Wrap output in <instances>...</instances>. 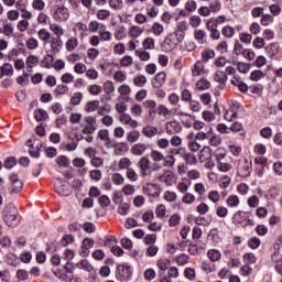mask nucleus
Returning a JSON list of instances; mask_svg holds the SVG:
<instances>
[{
	"instance_id": "bf43d9fd",
	"label": "nucleus",
	"mask_w": 282,
	"mask_h": 282,
	"mask_svg": "<svg viewBox=\"0 0 282 282\" xmlns=\"http://www.w3.org/2000/svg\"><path fill=\"white\" fill-rule=\"evenodd\" d=\"M267 64H268V59L265 58V56H262V55H259L253 62V65L258 68L265 67Z\"/></svg>"
},
{
	"instance_id": "052dcab7",
	"label": "nucleus",
	"mask_w": 282,
	"mask_h": 282,
	"mask_svg": "<svg viewBox=\"0 0 282 282\" xmlns=\"http://www.w3.org/2000/svg\"><path fill=\"white\" fill-rule=\"evenodd\" d=\"M115 109L118 113H120V116H122V113H127L126 111L129 108L127 107V104H124V101H118L115 106Z\"/></svg>"
},
{
	"instance_id": "de8ad7c7",
	"label": "nucleus",
	"mask_w": 282,
	"mask_h": 282,
	"mask_svg": "<svg viewBox=\"0 0 282 282\" xmlns=\"http://www.w3.org/2000/svg\"><path fill=\"white\" fill-rule=\"evenodd\" d=\"M104 91L105 94L109 95V94H113L116 91V86H113V82L111 80H106L104 83Z\"/></svg>"
},
{
	"instance_id": "6ab92c4d",
	"label": "nucleus",
	"mask_w": 282,
	"mask_h": 282,
	"mask_svg": "<svg viewBox=\"0 0 282 282\" xmlns=\"http://www.w3.org/2000/svg\"><path fill=\"white\" fill-rule=\"evenodd\" d=\"M112 149H115L116 155H122L127 153V151H129V144H127L126 142H121V143L113 142Z\"/></svg>"
},
{
	"instance_id": "a878e982",
	"label": "nucleus",
	"mask_w": 282,
	"mask_h": 282,
	"mask_svg": "<svg viewBox=\"0 0 282 282\" xmlns=\"http://www.w3.org/2000/svg\"><path fill=\"white\" fill-rule=\"evenodd\" d=\"M204 63L202 61H197L192 69V75L202 76V74H204Z\"/></svg>"
},
{
	"instance_id": "c9c22d12",
	"label": "nucleus",
	"mask_w": 282,
	"mask_h": 282,
	"mask_svg": "<svg viewBox=\"0 0 282 282\" xmlns=\"http://www.w3.org/2000/svg\"><path fill=\"white\" fill-rule=\"evenodd\" d=\"M121 191L123 195H126V197H131L132 195H135V186L131 184H126Z\"/></svg>"
},
{
	"instance_id": "49530a36",
	"label": "nucleus",
	"mask_w": 282,
	"mask_h": 282,
	"mask_svg": "<svg viewBox=\"0 0 282 282\" xmlns=\"http://www.w3.org/2000/svg\"><path fill=\"white\" fill-rule=\"evenodd\" d=\"M29 29H30V21L28 20H20L17 24V30H19V32H28Z\"/></svg>"
},
{
	"instance_id": "4468645a",
	"label": "nucleus",
	"mask_w": 282,
	"mask_h": 282,
	"mask_svg": "<svg viewBox=\"0 0 282 282\" xmlns=\"http://www.w3.org/2000/svg\"><path fill=\"white\" fill-rule=\"evenodd\" d=\"M186 30H188L186 22H180L177 24V30L174 34V36H176V43H182V41H184V32H186Z\"/></svg>"
},
{
	"instance_id": "603ef678",
	"label": "nucleus",
	"mask_w": 282,
	"mask_h": 282,
	"mask_svg": "<svg viewBox=\"0 0 282 282\" xmlns=\"http://www.w3.org/2000/svg\"><path fill=\"white\" fill-rule=\"evenodd\" d=\"M135 56H138V58H140V61H150L151 59V54L147 51H140V50H137L134 52Z\"/></svg>"
},
{
	"instance_id": "b1692460",
	"label": "nucleus",
	"mask_w": 282,
	"mask_h": 282,
	"mask_svg": "<svg viewBox=\"0 0 282 282\" xmlns=\"http://www.w3.org/2000/svg\"><path fill=\"white\" fill-rule=\"evenodd\" d=\"M214 80L215 83L225 85V83L228 80V75L224 70H216V73L214 74Z\"/></svg>"
},
{
	"instance_id": "8fccbe9b",
	"label": "nucleus",
	"mask_w": 282,
	"mask_h": 282,
	"mask_svg": "<svg viewBox=\"0 0 282 282\" xmlns=\"http://www.w3.org/2000/svg\"><path fill=\"white\" fill-rule=\"evenodd\" d=\"M82 100H83V93L80 91L74 93L73 96L70 97V105H74V106L80 105Z\"/></svg>"
},
{
	"instance_id": "a211bd4d",
	"label": "nucleus",
	"mask_w": 282,
	"mask_h": 282,
	"mask_svg": "<svg viewBox=\"0 0 282 282\" xmlns=\"http://www.w3.org/2000/svg\"><path fill=\"white\" fill-rule=\"evenodd\" d=\"M56 192L62 197H69V195H72V188H69V185L67 183L63 182L56 186Z\"/></svg>"
},
{
	"instance_id": "4d7b16f0",
	"label": "nucleus",
	"mask_w": 282,
	"mask_h": 282,
	"mask_svg": "<svg viewBox=\"0 0 282 282\" xmlns=\"http://www.w3.org/2000/svg\"><path fill=\"white\" fill-rule=\"evenodd\" d=\"M113 80H116L117 83H124V80H127V73L122 70H117L113 74Z\"/></svg>"
},
{
	"instance_id": "1a4fd4ad",
	"label": "nucleus",
	"mask_w": 282,
	"mask_h": 282,
	"mask_svg": "<svg viewBox=\"0 0 282 282\" xmlns=\"http://www.w3.org/2000/svg\"><path fill=\"white\" fill-rule=\"evenodd\" d=\"M210 133H206L205 131H200L198 133L195 134V132H189L187 134V144H191L192 142H197V140L199 141H204L206 140V138H209Z\"/></svg>"
},
{
	"instance_id": "a19ab883",
	"label": "nucleus",
	"mask_w": 282,
	"mask_h": 282,
	"mask_svg": "<svg viewBox=\"0 0 282 282\" xmlns=\"http://www.w3.org/2000/svg\"><path fill=\"white\" fill-rule=\"evenodd\" d=\"M237 69L240 74H248L250 72V64L243 63V62H238L236 63Z\"/></svg>"
},
{
	"instance_id": "c756f323",
	"label": "nucleus",
	"mask_w": 282,
	"mask_h": 282,
	"mask_svg": "<svg viewBox=\"0 0 282 282\" xmlns=\"http://www.w3.org/2000/svg\"><path fill=\"white\" fill-rule=\"evenodd\" d=\"M34 118L37 122H43V120H47L48 115L44 109L39 108L34 111Z\"/></svg>"
},
{
	"instance_id": "680f3d73",
	"label": "nucleus",
	"mask_w": 282,
	"mask_h": 282,
	"mask_svg": "<svg viewBox=\"0 0 282 282\" xmlns=\"http://www.w3.org/2000/svg\"><path fill=\"white\" fill-rule=\"evenodd\" d=\"M191 28H199L202 25V18L199 15H192L189 18Z\"/></svg>"
},
{
	"instance_id": "412c9836",
	"label": "nucleus",
	"mask_w": 282,
	"mask_h": 282,
	"mask_svg": "<svg viewBox=\"0 0 282 282\" xmlns=\"http://www.w3.org/2000/svg\"><path fill=\"white\" fill-rule=\"evenodd\" d=\"M119 274L123 281L131 279V267L129 265H119Z\"/></svg>"
},
{
	"instance_id": "5fc2aeb1",
	"label": "nucleus",
	"mask_w": 282,
	"mask_h": 282,
	"mask_svg": "<svg viewBox=\"0 0 282 282\" xmlns=\"http://www.w3.org/2000/svg\"><path fill=\"white\" fill-rule=\"evenodd\" d=\"M223 36L226 39H232L235 36V28L227 25L223 28Z\"/></svg>"
},
{
	"instance_id": "774afa93",
	"label": "nucleus",
	"mask_w": 282,
	"mask_h": 282,
	"mask_svg": "<svg viewBox=\"0 0 282 282\" xmlns=\"http://www.w3.org/2000/svg\"><path fill=\"white\" fill-rule=\"evenodd\" d=\"M56 164H58V166H64V169H67V166H69V159L67 156H58L56 159Z\"/></svg>"
},
{
	"instance_id": "09e8293b",
	"label": "nucleus",
	"mask_w": 282,
	"mask_h": 282,
	"mask_svg": "<svg viewBox=\"0 0 282 282\" xmlns=\"http://www.w3.org/2000/svg\"><path fill=\"white\" fill-rule=\"evenodd\" d=\"M111 17V11L106 10V9H100L99 11H97V19H99V21H106V19H109Z\"/></svg>"
},
{
	"instance_id": "37998d69",
	"label": "nucleus",
	"mask_w": 282,
	"mask_h": 282,
	"mask_svg": "<svg viewBox=\"0 0 282 282\" xmlns=\"http://www.w3.org/2000/svg\"><path fill=\"white\" fill-rule=\"evenodd\" d=\"M207 197L213 204H219V200L221 199V195H219V192L217 191H210Z\"/></svg>"
},
{
	"instance_id": "72a5a7b5",
	"label": "nucleus",
	"mask_w": 282,
	"mask_h": 282,
	"mask_svg": "<svg viewBox=\"0 0 282 282\" xmlns=\"http://www.w3.org/2000/svg\"><path fill=\"white\" fill-rule=\"evenodd\" d=\"M131 160H129V158H122L119 160V169L120 171H129V169H131Z\"/></svg>"
},
{
	"instance_id": "13d9d810",
	"label": "nucleus",
	"mask_w": 282,
	"mask_h": 282,
	"mask_svg": "<svg viewBox=\"0 0 282 282\" xmlns=\"http://www.w3.org/2000/svg\"><path fill=\"white\" fill-rule=\"evenodd\" d=\"M142 46L144 50H155V41L152 37H147L143 41Z\"/></svg>"
},
{
	"instance_id": "0e129e2a",
	"label": "nucleus",
	"mask_w": 282,
	"mask_h": 282,
	"mask_svg": "<svg viewBox=\"0 0 282 282\" xmlns=\"http://www.w3.org/2000/svg\"><path fill=\"white\" fill-rule=\"evenodd\" d=\"M28 50H36L39 47V40L36 37H29L26 41Z\"/></svg>"
},
{
	"instance_id": "ddd939ff",
	"label": "nucleus",
	"mask_w": 282,
	"mask_h": 282,
	"mask_svg": "<svg viewBox=\"0 0 282 282\" xmlns=\"http://www.w3.org/2000/svg\"><path fill=\"white\" fill-rule=\"evenodd\" d=\"M148 150H149V145L147 143H135L131 148V153L132 155L140 156V155H144V153H147Z\"/></svg>"
},
{
	"instance_id": "69168bd1",
	"label": "nucleus",
	"mask_w": 282,
	"mask_h": 282,
	"mask_svg": "<svg viewBox=\"0 0 282 282\" xmlns=\"http://www.w3.org/2000/svg\"><path fill=\"white\" fill-rule=\"evenodd\" d=\"M118 93L120 96H129V94H131V87L127 84H123L118 87Z\"/></svg>"
},
{
	"instance_id": "6e6552de",
	"label": "nucleus",
	"mask_w": 282,
	"mask_h": 282,
	"mask_svg": "<svg viewBox=\"0 0 282 282\" xmlns=\"http://www.w3.org/2000/svg\"><path fill=\"white\" fill-rule=\"evenodd\" d=\"M205 133H209L206 140H209L210 147H219L221 144V137L213 133V128L210 126L205 128Z\"/></svg>"
},
{
	"instance_id": "f03ea898",
	"label": "nucleus",
	"mask_w": 282,
	"mask_h": 282,
	"mask_svg": "<svg viewBox=\"0 0 282 282\" xmlns=\"http://www.w3.org/2000/svg\"><path fill=\"white\" fill-rule=\"evenodd\" d=\"M17 215H19V210L13 204H8L2 210V219L9 228H14L17 223Z\"/></svg>"
},
{
	"instance_id": "3c124183",
	"label": "nucleus",
	"mask_w": 282,
	"mask_h": 282,
	"mask_svg": "<svg viewBox=\"0 0 282 282\" xmlns=\"http://www.w3.org/2000/svg\"><path fill=\"white\" fill-rule=\"evenodd\" d=\"M52 20L50 19V15L45 14V13H39L37 15V23H40L41 25H47Z\"/></svg>"
},
{
	"instance_id": "e2e57ef3",
	"label": "nucleus",
	"mask_w": 282,
	"mask_h": 282,
	"mask_svg": "<svg viewBox=\"0 0 282 282\" xmlns=\"http://www.w3.org/2000/svg\"><path fill=\"white\" fill-rule=\"evenodd\" d=\"M33 10H39L40 12L45 10V1L43 0H33L32 1Z\"/></svg>"
},
{
	"instance_id": "ea45409f",
	"label": "nucleus",
	"mask_w": 282,
	"mask_h": 282,
	"mask_svg": "<svg viewBox=\"0 0 282 282\" xmlns=\"http://www.w3.org/2000/svg\"><path fill=\"white\" fill-rule=\"evenodd\" d=\"M111 180L115 186H122V184H124V176H122V174L120 173L112 174Z\"/></svg>"
},
{
	"instance_id": "c85d7f7f",
	"label": "nucleus",
	"mask_w": 282,
	"mask_h": 282,
	"mask_svg": "<svg viewBox=\"0 0 282 282\" xmlns=\"http://www.w3.org/2000/svg\"><path fill=\"white\" fill-rule=\"evenodd\" d=\"M226 204L227 206H229V208H237V206H239L240 204L239 196L237 195L228 196L226 199Z\"/></svg>"
},
{
	"instance_id": "4c0bfd02",
	"label": "nucleus",
	"mask_w": 282,
	"mask_h": 282,
	"mask_svg": "<svg viewBox=\"0 0 282 282\" xmlns=\"http://www.w3.org/2000/svg\"><path fill=\"white\" fill-rule=\"evenodd\" d=\"M126 175L130 182H138L140 180V175L132 167L127 170Z\"/></svg>"
},
{
	"instance_id": "9d476101",
	"label": "nucleus",
	"mask_w": 282,
	"mask_h": 282,
	"mask_svg": "<svg viewBox=\"0 0 282 282\" xmlns=\"http://www.w3.org/2000/svg\"><path fill=\"white\" fill-rule=\"evenodd\" d=\"M119 120L121 124H127L128 127H131V129H138V121L127 112L120 115Z\"/></svg>"
},
{
	"instance_id": "f3484780",
	"label": "nucleus",
	"mask_w": 282,
	"mask_h": 282,
	"mask_svg": "<svg viewBox=\"0 0 282 282\" xmlns=\"http://www.w3.org/2000/svg\"><path fill=\"white\" fill-rule=\"evenodd\" d=\"M37 36L40 41L44 43V45H47V43H52V34L50 33V31H47V29H40L37 31Z\"/></svg>"
},
{
	"instance_id": "393cba45",
	"label": "nucleus",
	"mask_w": 282,
	"mask_h": 282,
	"mask_svg": "<svg viewBox=\"0 0 282 282\" xmlns=\"http://www.w3.org/2000/svg\"><path fill=\"white\" fill-rule=\"evenodd\" d=\"M142 133L145 138H155V135L158 134V128L153 126H145L142 129Z\"/></svg>"
},
{
	"instance_id": "9b49d317",
	"label": "nucleus",
	"mask_w": 282,
	"mask_h": 282,
	"mask_svg": "<svg viewBox=\"0 0 282 282\" xmlns=\"http://www.w3.org/2000/svg\"><path fill=\"white\" fill-rule=\"evenodd\" d=\"M166 83V74L164 72H161L155 75V77L152 80V87L154 89H161V87H164Z\"/></svg>"
},
{
	"instance_id": "f8f14e48",
	"label": "nucleus",
	"mask_w": 282,
	"mask_h": 282,
	"mask_svg": "<svg viewBox=\"0 0 282 282\" xmlns=\"http://www.w3.org/2000/svg\"><path fill=\"white\" fill-rule=\"evenodd\" d=\"M94 248V239L91 238H85L82 243V251L80 256L82 257H89V250Z\"/></svg>"
},
{
	"instance_id": "4be33fe9",
	"label": "nucleus",
	"mask_w": 282,
	"mask_h": 282,
	"mask_svg": "<svg viewBox=\"0 0 282 282\" xmlns=\"http://www.w3.org/2000/svg\"><path fill=\"white\" fill-rule=\"evenodd\" d=\"M76 268L79 270H85L86 272H94V265L87 259H83L82 261L76 263Z\"/></svg>"
},
{
	"instance_id": "cd10ccee",
	"label": "nucleus",
	"mask_w": 282,
	"mask_h": 282,
	"mask_svg": "<svg viewBox=\"0 0 282 282\" xmlns=\"http://www.w3.org/2000/svg\"><path fill=\"white\" fill-rule=\"evenodd\" d=\"M207 257L213 263H215V261H219V259H221V251L217 249H210L207 252Z\"/></svg>"
},
{
	"instance_id": "5701e85b",
	"label": "nucleus",
	"mask_w": 282,
	"mask_h": 282,
	"mask_svg": "<svg viewBox=\"0 0 282 282\" xmlns=\"http://www.w3.org/2000/svg\"><path fill=\"white\" fill-rule=\"evenodd\" d=\"M144 30L138 25H132L128 32L131 39H140V36H142Z\"/></svg>"
},
{
	"instance_id": "423d86ee",
	"label": "nucleus",
	"mask_w": 282,
	"mask_h": 282,
	"mask_svg": "<svg viewBox=\"0 0 282 282\" xmlns=\"http://www.w3.org/2000/svg\"><path fill=\"white\" fill-rule=\"evenodd\" d=\"M10 180H11V193H14L17 195L21 191H23V181L19 180V175L11 174Z\"/></svg>"
},
{
	"instance_id": "0eeeda50",
	"label": "nucleus",
	"mask_w": 282,
	"mask_h": 282,
	"mask_svg": "<svg viewBox=\"0 0 282 282\" xmlns=\"http://www.w3.org/2000/svg\"><path fill=\"white\" fill-rule=\"evenodd\" d=\"M97 137L99 138V140L105 142L106 149H113V141L111 140V138H109V130L107 129L99 130L97 133Z\"/></svg>"
},
{
	"instance_id": "a18cd8bd",
	"label": "nucleus",
	"mask_w": 282,
	"mask_h": 282,
	"mask_svg": "<svg viewBox=\"0 0 282 282\" xmlns=\"http://www.w3.org/2000/svg\"><path fill=\"white\" fill-rule=\"evenodd\" d=\"M215 56V51H213L212 48H205L202 52V58L203 61H205V63H208V61H210V58H213Z\"/></svg>"
},
{
	"instance_id": "6e6d98bb",
	"label": "nucleus",
	"mask_w": 282,
	"mask_h": 282,
	"mask_svg": "<svg viewBox=\"0 0 282 282\" xmlns=\"http://www.w3.org/2000/svg\"><path fill=\"white\" fill-rule=\"evenodd\" d=\"M156 265L159 269L162 270V272H166V270H169V267L171 265V262H169L167 259H159Z\"/></svg>"
},
{
	"instance_id": "2eb2a0df",
	"label": "nucleus",
	"mask_w": 282,
	"mask_h": 282,
	"mask_svg": "<svg viewBox=\"0 0 282 282\" xmlns=\"http://www.w3.org/2000/svg\"><path fill=\"white\" fill-rule=\"evenodd\" d=\"M159 180L163 184H166V186H173L175 182V174H173L172 171H166L159 177Z\"/></svg>"
},
{
	"instance_id": "c03bdc74",
	"label": "nucleus",
	"mask_w": 282,
	"mask_h": 282,
	"mask_svg": "<svg viewBox=\"0 0 282 282\" xmlns=\"http://www.w3.org/2000/svg\"><path fill=\"white\" fill-rule=\"evenodd\" d=\"M1 33L4 34V36H12V34H14V26H12V23H6L1 29Z\"/></svg>"
},
{
	"instance_id": "bb28decb",
	"label": "nucleus",
	"mask_w": 282,
	"mask_h": 282,
	"mask_svg": "<svg viewBox=\"0 0 282 282\" xmlns=\"http://www.w3.org/2000/svg\"><path fill=\"white\" fill-rule=\"evenodd\" d=\"M78 47V39L77 37H70L65 43V48L67 52H74Z\"/></svg>"
},
{
	"instance_id": "338daca9",
	"label": "nucleus",
	"mask_w": 282,
	"mask_h": 282,
	"mask_svg": "<svg viewBox=\"0 0 282 282\" xmlns=\"http://www.w3.org/2000/svg\"><path fill=\"white\" fill-rule=\"evenodd\" d=\"M20 15L19 10H9L7 12V18L9 21H19Z\"/></svg>"
},
{
	"instance_id": "79ce46f5",
	"label": "nucleus",
	"mask_w": 282,
	"mask_h": 282,
	"mask_svg": "<svg viewBox=\"0 0 282 282\" xmlns=\"http://www.w3.org/2000/svg\"><path fill=\"white\" fill-rule=\"evenodd\" d=\"M26 67L29 69H32L33 67H36V65H39V57H36L35 55H30L26 58Z\"/></svg>"
},
{
	"instance_id": "f257e3e1",
	"label": "nucleus",
	"mask_w": 282,
	"mask_h": 282,
	"mask_svg": "<svg viewBox=\"0 0 282 282\" xmlns=\"http://www.w3.org/2000/svg\"><path fill=\"white\" fill-rule=\"evenodd\" d=\"M50 30L52 31L54 36H56V39H53L51 42V52L52 54H58L64 45L63 39L61 37L65 36V29L58 23L53 22L50 23Z\"/></svg>"
},
{
	"instance_id": "f704fd0d",
	"label": "nucleus",
	"mask_w": 282,
	"mask_h": 282,
	"mask_svg": "<svg viewBox=\"0 0 282 282\" xmlns=\"http://www.w3.org/2000/svg\"><path fill=\"white\" fill-rule=\"evenodd\" d=\"M150 158L153 162H164V154L158 150H152Z\"/></svg>"
},
{
	"instance_id": "7ed1b4c3",
	"label": "nucleus",
	"mask_w": 282,
	"mask_h": 282,
	"mask_svg": "<svg viewBox=\"0 0 282 282\" xmlns=\"http://www.w3.org/2000/svg\"><path fill=\"white\" fill-rule=\"evenodd\" d=\"M53 19L57 23H64L69 19V9H67L65 6H57L53 13Z\"/></svg>"
},
{
	"instance_id": "7c9ffc66",
	"label": "nucleus",
	"mask_w": 282,
	"mask_h": 282,
	"mask_svg": "<svg viewBox=\"0 0 282 282\" xmlns=\"http://www.w3.org/2000/svg\"><path fill=\"white\" fill-rule=\"evenodd\" d=\"M140 140V131L132 130L127 133V141L133 144L134 142H138Z\"/></svg>"
},
{
	"instance_id": "aec40b11",
	"label": "nucleus",
	"mask_w": 282,
	"mask_h": 282,
	"mask_svg": "<svg viewBox=\"0 0 282 282\" xmlns=\"http://www.w3.org/2000/svg\"><path fill=\"white\" fill-rule=\"evenodd\" d=\"M194 39L200 45H204L206 43V31H204L202 29H195L194 30Z\"/></svg>"
},
{
	"instance_id": "58836bf2",
	"label": "nucleus",
	"mask_w": 282,
	"mask_h": 282,
	"mask_svg": "<svg viewBox=\"0 0 282 282\" xmlns=\"http://www.w3.org/2000/svg\"><path fill=\"white\" fill-rule=\"evenodd\" d=\"M196 89L198 91H205V89H210V82L207 79H200L196 83Z\"/></svg>"
},
{
	"instance_id": "20e7f679",
	"label": "nucleus",
	"mask_w": 282,
	"mask_h": 282,
	"mask_svg": "<svg viewBox=\"0 0 282 282\" xmlns=\"http://www.w3.org/2000/svg\"><path fill=\"white\" fill-rule=\"evenodd\" d=\"M138 166L141 177H149L151 175V160L148 156H142L138 162Z\"/></svg>"
},
{
	"instance_id": "2f4dec72",
	"label": "nucleus",
	"mask_w": 282,
	"mask_h": 282,
	"mask_svg": "<svg viewBox=\"0 0 282 282\" xmlns=\"http://www.w3.org/2000/svg\"><path fill=\"white\" fill-rule=\"evenodd\" d=\"M174 116H182L185 118H192L191 113H188V108L178 106L174 108Z\"/></svg>"
},
{
	"instance_id": "473e14b6",
	"label": "nucleus",
	"mask_w": 282,
	"mask_h": 282,
	"mask_svg": "<svg viewBox=\"0 0 282 282\" xmlns=\"http://www.w3.org/2000/svg\"><path fill=\"white\" fill-rule=\"evenodd\" d=\"M99 105H100V101L98 100L88 101L85 106V111L87 113H94V111L98 109Z\"/></svg>"
},
{
	"instance_id": "dca6fc26",
	"label": "nucleus",
	"mask_w": 282,
	"mask_h": 282,
	"mask_svg": "<svg viewBox=\"0 0 282 282\" xmlns=\"http://www.w3.org/2000/svg\"><path fill=\"white\" fill-rule=\"evenodd\" d=\"M250 173H252V163L246 161L238 167V175H240V177H250Z\"/></svg>"
},
{
	"instance_id": "e433bc0d",
	"label": "nucleus",
	"mask_w": 282,
	"mask_h": 282,
	"mask_svg": "<svg viewBox=\"0 0 282 282\" xmlns=\"http://www.w3.org/2000/svg\"><path fill=\"white\" fill-rule=\"evenodd\" d=\"M261 78H265V74H263L261 70H252L250 74V80L253 83H259Z\"/></svg>"
},
{
	"instance_id": "864d4df0",
	"label": "nucleus",
	"mask_w": 282,
	"mask_h": 282,
	"mask_svg": "<svg viewBox=\"0 0 282 282\" xmlns=\"http://www.w3.org/2000/svg\"><path fill=\"white\" fill-rule=\"evenodd\" d=\"M152 32L154 34V36H162L163 32H164V25H162L161 23H154L152 25Z\"/></svg>"
},
{
	"instance_id": "39448f33",
	"label": "nucleus",
	"mask_w": 282,
	"mask_h": 282,
	"mask_svg": "<svg viewBox=\"0 0 282 282\" xmlns=\"http://www.w3.org/2000/svg\"><path fill=\"white\" fill-rule=\"evenodd\" d=\"M165 131L167 135H175L182 133V124L178 121H169L165 123Z\"/></svg>"
}]
</instances>
